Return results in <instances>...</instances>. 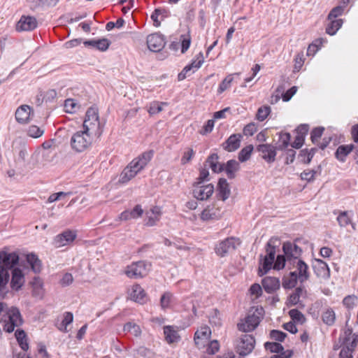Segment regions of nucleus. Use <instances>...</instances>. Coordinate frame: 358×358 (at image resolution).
<instances>
[{"label":"nucleus","instance_id":"nucleus-1","mask_svg":"<svg viewBox=\"0 0 358 358\" xmlns=\"http://www.w3.org/2000/svg\"><path fill=\"white\" fill-rule=\"evenodd\" d=\"M0 320L3 322V329L8 333L13 332L23 323L20 310L14 306L8 307L5 303H0Z\"/></svg>","mask_w":358,"mask_h":358},{"label":"nucleus","instance_id":"nucleus-2","mask_svg":"<svg viewBox=\"0 0 358 358\" xmlns=\"http://www.w3.org/2000/svg\"><path fill=\"white\" fill-rule=\"evenodd\" d=\"M19 262L17 252L0 251V292L4 291L10 278L9 271Z\"/></svg>","mask_w":358,"mask_h":358},{"label":"nucleus","instance_id":"nucleus-3","mask_svg":"<svg viewBox=\"0 0 358 358\" xmlns=\"http://www.w3.org/2000/svg\"><path fill=\"white\" fill-rule=\"evenodd\" d=\"M290 138L289 133L280 132L275 143V147L271 144H262L257 147V150L260 152L261 157L266 162L268 163L273 162L276 155L275 150H285L289 144Z\"/></svg>","mask_w":358,"mask_h":358},{"label":"nucleus","instance_id":"nucleus-4","mask_svg":"<svg viewBox=\"0 0 358 358\" xmlns=\"http://www.w3.org/2000/svg\"><path fill=\"white\" fill-rule=\"evenodd\" d=\"M83 131L89 136H100L102 134V129L99 122L98 111L94 108H90L85 115L83 122Z\"/></svg>","mask_w":358,"mask_h":358},{"label":"nucleus","instance_id":"nucleus-5","mask_svg":"<svg viewBox=\"0 0 358 358\" xmlns=\"http://www.w3.org/2000/svg\"><path fill=\"white\" fill-rule=\"evenodd\" d=\"M278 242V239L273 238L268 241L265 248L266 255L264 257L262 262V259H260L261 266L259 267L258 270L259 276L266 274L271 269L276 255L275 243ZM260 258H262V255L260 256Z\"/></svg>","mask_w":358,"mask_h":358},{"label":"nucleus","instance_id":"nucleus-6","mask_svg":"<svg viewBox=\"0 0 358 358\" xmlns=\"http://www.w3.org/2000/svg\"><path fill=\"white\" fill-rule=\"evenodd\" d=\"M292 288L296 286L299 281L303 283L310 278V272L308 265L301 258H294L292 252Z\"/></svg>","mask_w":358,"mask_h":358},{"label":"nucleus","instance_id":"nucleus-7","mask_svg":"<svg viewBox=\"0 0 358 358\" xmlns=\"http://www.w3.org/2000/svg\"><path fill=\"white\" fill-rule=\"evenodd\" d=\"M251 312L252 310L249 312L247 317L238 324L239 331L250 332L255 330L259 325L264 314L263 308H256L252 313Z\"/></svg>","mask_w":358,"mask_h":358},{"label":"nucleus","instance_id":"nucleus-8","mask_svg":"<svg viewBox=\"0 0 358 358\" xmlns=\"http://www.w3.org/2000/svg\"><path fill=\"white\" fill-rule=\"evenodd\" d=\"M70 143L73 150L81 152L91 145L92 138L85 131H79L71 136Z\"/></svg>","mask_w":358,"mask_h":358},{"label":"nucleus","instance_id":"nucleus-9","mask_svg":"<svg viewBox=\"0 0 358 358\" xmlns=\"http://www.w3.org/2000/svg\"><path fill=\"white\" fill-rule=\"evenodd\" d=\"M150 266V264L145 261L134 262L127 267L125 274L131 278H141L148 274Z\"/></svg>","mask_w":358,"mask_h":358},{"label":"nucleus","instance_id":"nucleus-10","mask_svg":"<svg viewBox=\"0 0 358 358\" xmlns=\"http://www.w3.org/2000/svg\"><path fill=\"white\" fill-rule=\"evenodd\" d=\"M255 345V338L251 335L244 334L237 344L236 352L239 355L245 357L252 352Z\"/></svg>","mask_w":358,"mask_h":358},{"label":"nucleus","instance_id":"nucleus-11","mask_svg":"<svg viewBox=\"0 0 358 358\" xmlns=\"http://www.w3.org/2000/svg\"><path fill=\"white\" fill-rule=\"evenodd\" d=\"M240 244L239 240L234 237L227 238L216 245L215 250L217 255L224 257L229 252L234 250Z\"/></svg>","mask_w":358,"mask_h":358},{"label":"nucleus","instance_id":"nucleus-12","mask_svg":"<svg viewBox=\"0 0 358 358\" xmlns=\"http://www.w3.org/2000/svg\"><path fill=\"white\" fill-rule=\"evenodd\" d=\"M203 62L204 58L203 53L200 52L197 55L196 59L192 61L191 64L185 66L182 71L178 75V80H183L187 77L189 76L192 73H193L195 71H196L201 66Z\"/></svg>","mask_w":358,"mask_h":358},{"label":"nucleus","instance_id":"nucleus-13","mask_svg":"<svg viewBox=\"0 0 358 358\" xmlns=\"http://www.w3.org/2000/svg\"><path fill=\"white\" fill-rule=\"evenodd\" d=\"M214 186L212 184H194L193 195L197 200H207L213 194Z\"/></svg>","mask_w":358,"mask_h":358},{"label":"nucleus","instance_id":"nucleus-14","mask_svg":"<svg viewBox=\"0 0 358 358\" xmlns=\"http://www.w3.org/2000/svg\"><path fill=\"white\" fill-rule=\"evenodd\" d=\"M166 44L164 36L159 33H155L147 37V45L152 52H159Z\"/></svg>","mask_w":358,"mask_h":358},{"label":"nucleus","instance_id":"nucleus-15","mask_svg":"<svg viewBox=\"0 0 358 358\" xmlns=\"http://www.w3.org/2000/svg\"><path fill=\"white\" fill-rule=\"evenodd\" d=\"M28 155L27 150L25 148H22L18 153L16 162L27 169H33L38 162L37 155H31L30 159L26 162Z\"/></svg>","mask_w":358,"mask_h":358},{"label":"nucleus","instance_id":"nucleus-16","mask_svg":"<svg viewBox=\"0 0 358 358\" xmlns=\"http://www.w3.org/2000/svg\"><path fill=\"white\" fill-rule=\"evenodd\" d=\"M25 282V278L22 271L17 267L11 269L10 288L14 291H19Z\"/></svg>","mask_w":358,"mask_h":358},{"label":"nucleus","instance_id":"nucleus-17","mask_svg":"<svg viewBox=\"0 0 358 358\" xmlns=\"http://www.w3.org/2000/svg\"><path fill=\"white\" fill-rule=\"evenodd\" d=\"M37 20L34 17L22 15L16 24L17 31H29L37 27Z\"/></svg>","mask_w":358,"mask_h":358},{"label":"nucleus","instance_id":"nucleus-18","mask_svg":"<svg viewBox=\"0 0 358 358\" xmlns=\"http://www.w3.org/2000/svg\"><path fill=\"white\" fill-rule=\"evenodd\" d=\"M313 269L317 277L327 280L330 277V269L327 264L322 259H315L313 263Z\"/></svg>","mask_w":358,"mask_h":358},{"label":"nucleus","instance_id":"nucleus-19","mask_svg":"<svg viewBox=\"0 0 358 358\" xmlns=\"http://www.w3.org/2000/svg\"><path fill=\"white\" fill-rule=\"evenodd\" d=\"M154 151L152 150L145 151L138 157L134 159L131 162V164H132L133 167L136 169L137 171H141L152 159Z\"/></svg>","mask_w":358,"mask_h":358},{"label":"nucleus","instance_id":"nucleus-20","mask_svg":"<svg viewBox=\"0 0 358 358\" xmlns=\"http://www.w3.org/2000/svg\"><path fill=\"white\" fill-rule=\"evenodd\" d=\"M210 334L211 331L208 327H201L200 330L196 331L194 337L196 345L199 348L205 346L208 342Z\"/></svg>","mask_w":358,"mask_h":358},{"label":"nucleus","instance_id":"nucleus-21","mask_svg":"<svg viewBox=\"0 0 358 358\" xmlns=\"http://www.w3.org/2000/svg\"><path fill=\"white\" fill-rule=\"evenodd\" d=\"M308 130L309 125L307 124H301L295 129L296 135L294 141L292 142V148L299 149L303 145L305 137Z\"/></svg>","mask_w":358,"mask_h":358},{"label":"nucleus","instance_id":"nucleus-22","mask_svg":"<svg viewBox=\"0 0 358 358\" xmlns=\"http://www.w3.org/2000/svg\"><path fill=\"white\" fill-rule=\"evenodd\" d=\"M241 138L239 134H232L222 144V147L228 152H234L239 148Z\"/></svg>","mask_w":358,"mask_h":358},{"label":"nucleus","instance_id":"nucleus-23","mask_svg":"<svg viewBox=\"0 0 358 358\" xmlns=\"http://www.w3.org/2000/svg\"><path fill=\"white\" fill-rule=\"evenodd\" d=\"M32 108L28 105H22L17 108L15 112V119L20 124H26L30 120Z\"/></svg>","mask_w":358,"mask_h":358},{"label":"nucleus","instance_id":"nucleus-24","mask_svg":"<svg viewBox=\"0 0 358 358\" xmlns=\"http://www.w3.org/2000/svg\"><path fill=\"white\" fill-rule=\"evenodd\" d=\"M76 238V234L74 232L67 230L57 235L55 238V242L57 247L59 248L73 242Z\"/></svg>","mask_w":358,"mask_h":358},{"label":"nucleus","instance_id":"nucleus-25","mask_svg":"<svg viewBox=\"0 0 358 358\" xmlns=\"http://www.w3.org/2000/svg\"><path fill=\"white\" fill-rule=\"evenodd\" d=\"M162 211L158 206H155L145 213L146 219L145 224L148 227L155 226L159 220Z\"/></svg>","mask_w":358,"mask_h":358},{"label":"nucleus","instance_id":"nucleus-26","mask_svg":"<svg viewBox=\"0 0 358 358\" xmlns=\"http://www.w3.org/2000/svg\"><path fill=\"white\" fill-rule=\"evenodd\" d=\"M83 43L85 46H90L103 52L108 49L111 43L108 39L103 38L98 40H86L83 41Z\"/></svg>","mask_w":358,"mask_h":358},{"label":"nucleus","instance_id":"nucleus-27","mask_svg":"<svg viewBox=\"0 0 358 358\" xmlns=\"http://www.w3.org/2000/svg\"><path fill=\"white\" fill-rule=\"evenodd\" d=\"M353 213L352 211H341L337 217V221L341 227H346L351 225L353 230H356V224L352 222V217Z\"/></svg>","mask_w":358,"mask_h":358},{"label":"nucleus","instance_id":"nucleus-28","mask_svg":"<svg viewBox=\"0 0 358 358\" xmlns=\"http://www.w3.org/2000/svg\"><path fill=\"white\" fill-rule=\"evenodd\" d=\"M222 217V212L218 208L214 206H208L201 214V219L204 221L210 220H217Z\"/></svg>","mask_w":358,"mask_h":358},{"label":"nucleus","instance_id":"nucleus-29","mask_svg":"<svg viewBox=\"0 0 358 358\" xmlns=\"http://www.w3.org/2000/svg\"><path fill=\"white\" fill-rule=\"evenodd\" d=\"M355 149L354 144L341 145L335 152V157L341 162H345L347 156Z\"/></svg>","mask_w":358,"mask_h":358},{"label":"nucleus","instance_id":"nucleus-30","mask_svg":"<svg viewBox=\"0 0 358 358\" xmlns=\"http://www.w3.org/2000/svg\"><path fill=\"white\" fill-rule=\"evenodd\" d=\"M262 286L268 293H273L280 287V281L275 277H266L262 280Z\"/></svg>","mask_w":358,"mask_h":358},{"label":"nucleus","instance_id":"nucleus-31","mask_svg":"<svg viewBox=\"0 0 358 358\" xmlns=\"http://www.w3.org/2000/svg\"><path fill=\"white\" fill-rule=\"evenodd\" d=\"M240 169L239 162L235 159H230L224 164V171L229 179H234L236 177V173Z\"/></svg>","mask_w":358,"mask_h":358},{"label":"nucleus","instance_id":"nucleus-32","mask_svg":"<svg viewBox=\"0 0 358 358\" xmlns=\"http://www.w3.org/2000/svg\"><path fill=\"white\" fill-rule=\"evenodd\" d=\"M217 189L218 195L222 201H225L229 197L231 194V189L229 185L225 178H220L219 180Z\"/></svg>","mask_w":358,"mask_h":358},{"label":"nucleus","instance_id":"nucleus-33","mask_svg":"<svg viewBox=\"0 0 358 358\" xmlns=\"http://www.w3.org/2000/svg\"><path fill=\"white\" fill-rule=\"evenodd\" d=\"M138 172L139 171H137L136 169L133 167V165L131 164L130 162L129 164L126 168H124V169L121 173L119 182L120 183H127L131 178H134Z\"/></svg>","mask_w":358,"mask_h":358},{"label":"nucleus","instance_id":"nucleus-34","mask_svg":"<svg viewBox=\"0 0 358 358\" xmlns=\"http://www.w3.org/2000/svg\"><path fill=\"white\" fill-rule=\"evenodd\" d=\"M306 289L304 286H299L295 290V292L292 294V306L298 305L299 308L304 307V305L301 301V298L305 299L306 297Z\"/></svg>","mask_w":358,"mask_h":358},{"label":"nucleus","instance_id":"nucleus-35","mask_svg":"<svg viewBox=\"0 0 358 358\" xmlns=\"http://www.w3.org/2000/svg\"><path fill=\"white\" fill-rule=\"evenodd\" d=\"M308 242L302 238H296L292 243V251L294 253V258H300L303 251L306 250V245Z\"/></svg>","mask_w":358,"mask_h":358},{"label":"nucleus","instance_id":"nucleus-36","mask_svg":"<svg viewBox=\"0 0 358 358\" xmlns=\"http://www.w3.org/2000/svg\"><path fill=\"white\" fill-rule=\"evenodd\" d=\"M164 334L165 339L169 343H173L178 342L180 336L176 330L171 326H166L164 327Z\"/></svg>","mask_w":358,"mask_h":358},{"label":"nucleus","instance_id":"nucleus-37","mask_svg":"<svg viewBox=\"0 0 358 358\" xmlns=\"http://www.w3.org/2000/svg\"><path fill=\"white\" fill-rule=\"evenodd\" d=\"M27 261L30 265L34 273H39L41 270V262L38 257L34 254H28L27 255Z\"/></svg>","mask_w":358,"mask_h":358},{"label":"nucleus","instance_id":"nucleus-38","mask_svg":"<svg viewBox=\"0 0 358 358\" xmlns=\"http://www.w3.org/2000/svg\"><path fill=\"white\" fill-rule=\"evenodd\" d=\"M145 292L144 289L138 285H134L131 293V298L138 303H143Z\"/></svg>","mask_w":358,"mask_h":358},{"label":"nucleus","instance_id":"nucleus-39","mask_svg":"<svg viewBox=\"0 0 358 358\" xmlns=\"http://www.w3.org/2000/svg\"><path fill=\"white\" fill-rule=\"evenodd\" d=\"M15 336L22 350L27 351L29 349V344L25 331L22 329H17Z\"/></svg>","mask_w":358,"mask_h":358},{"label":"nucleus","instance_id":"nucleus-40","mask_svg":"<svg viewBox=\"0 0 358 358\" xmlns=\"http://www.w3.org/2000/svg\"><path fill=\"white\" fill-rule=\"evenodd\" d=\"M276 90L283 94V101H288L291 99V87L288 81H282Z\"/></svg>","mask_w":358,"mask_h":358},{"label":"nucleus","instance_id":"nucleus-41","mask_svg":"<svg viewBox=\"0 0 358 358\" xmlns=\"http://www.w3.org/2000/svg\"><path fill=\"white\" fill-rule=\"evenodd\" d=\"M330 22L326 27V33L330 36H334L338 30L342 27L343 20H329Z\"/></svg>","mask_w":358,"mask_h":358},{"label":"nucleus","instance_id":"nucleus-42","mask_svg":"<svg viewBox=\"0 0 358 358\" xmlns=\"http://www.w3.org/2000/svg\"><path fill=\"white\" fill-rule=\"evenodd\" d=\"M322 320L325 324L332 326L336 321V314L334 310L331 308H327L326 310L322 313Z\"/></svg>","mask_w":358,"mask_h":358},{"label":"nucleus","instance_id":"nucleus-43","mask_svg":"<svg viewBox=\"0 0 358 358\" xmlns=\"http://www.w3.org/2000/svg\"><path fill=\"white\" fill-rule=\"evenodd\" d=\"M264 348L271 353L279 354L285 351L283 346L277 342H266L264 343Z\"/></svg>","mask_w":358,"mask_h":358},{"label":"nucleus","instance_id":"nucleus-44","mask_svg":"<svg viewBox=\"0 0 358 358\" xmlns=\"http://www.w3.org/2000/svg\"><path fill=\"white\" fill-rule=\"evenodd\" d=\"M43 134L44 129L34 124L30 125L27 129V134L31 138H39L43 136Z\"/></svg>","mask_w":358,"mask_h":358},{"label":"nucleus","instance_id":"nucleus-45","mask_svg":"<svg viewBox=\"0 0 358 358\" xmlns=\"http://www.w3.org/2000/svg\"><path fill=\"white\" fill-rule=\"evenodd\" d=\"M124 331L130 332L134 336H139L141 334V329L140 327L131 322L126 323L123 328Z\"/></svg>","mask_w":358,"mask_h":358},{"label":"nucleus","instance_id":"nucleus-46","mask_svg":"<svg viewBox=\"0 0 358 358\" xmlns=\"http://www.w3.org/2000/svg\"><path fill=\"white\" fill-rule=\"evenodd\" d=\"M253 149L254 148L252 145H249L243 148L238 153V160L241 162H244L248 160L253 151Z\"/></svg>","mask_w":358,"mask_h":358},{"label":"nucleus","instance_id":"nucleus-47","mask_svg":"<svg viewBox=\"0 0 358 358\" xmlns=\"http://www.w3.org/2000/svg\"><path fill=\"white\" fill-rule=\"evenodd\" d=\"M271 113V108L268 106L260 107L257 113L256 117L259 121H264Z\"/></svg>","mask_w":358,"mask_h":358},{"label":"nucleus","instance_id":"nucleus-48","mask_svg":"<svg viewBox=\"0 0 358 358\" xmlns=\"http://www.w3.org/2000/svg\"><path fill=\"white\" fill-rule=\"evenodd\" d=\"M306 319L304 315L297 309L292 308V323L303 324Z\"/></svg>","mask_w":358,"mask_h":358},{"label":"nucleus","instance_id":"nucleus-49","mask_svg":"<svg viewBox=\"0 0 358 358\" xmlns=\"http://www.w3.org/2000/svg\"><path fill=\"white\" fill-rule=\"evenodd\" d=\"M209 322L210 324L220 327L222 324L220 313L217 309H214L209 316Z\"/></svg>","mask_w":358,"mask_h":358},{"label":"nucleus","instance_id":"nucleus-50","mask_svg":"<svg viewBox=\"0 0 358 358\" xmlns=\"http://www.w3.org/2000/svg\"><path fill=\"white\" fill-rule=\"evenodd\" d=\"M324 128L322 127L314 128L310 133V138L313 143L315 144L322 136Z\"/></svg>","mask_w":358,"mask_h":358},{"label":"nucleus","instance_id":"nucleus-51","mask_svg":"<svg viewBox=\"0 0 358 358\" xmlns=\"http://www.w3.org/2000/svg\"><path fill=\"white\" fill-rule=\"evenodd\" d=\"M162 13H166L165 9L156 8L151 15V19L153 20V24L155 27H159L161 24L160 15Z\"/></svg>","mask_w":358,"mask_h":358},{"label":"nucleus","instance_id":"nucleus-52","mask_svg":"<svg viewBox=\"0 0 358 358\" xmlns=\"http://www.w3.org/2000/svg\"><path fill=\"white\" fill-rule=\"evenodd\" d=\"M269 336L271 339L282 342L285 340L287 334L281 331L273 329L270 331Z\"/></svg>","mask_w":358,"mask_h":358},{"label":"nucleus","instance_id":"nucleus-53","mask_svg":"<svg viewBox=\"0 0 358 358\" xmlns=\"http://www.w3.org/2000/svg\"><path fill=\"white\" fill-rule=\"evenodd\" d=\"M162 105H166V103L164 102H152L148 110L150 115H155L162 110Z\"/></svg>","mask_w":358,"mask_h":358},{"label":"nucleus","instance_id":"nucleus-54","mask_svg":"<svg viewBox=\"0 0 358 358\" xmlns=\"http://www.w3.org/2000/svg\"><path fill=\"white\" fill-rule=\"evenodd\" d=\"M233 81V77L231 75L227 76L220 84L219 88H218V92L222 93L224 91H225L227 89H228L231 82Z\"/></svg>","mask_w":358,"mask_h":358},{"label":"nucleus","instance_id":"nucleus-55","mask_svg":"<svg viewBox=\"0 0 358 358\" xmlns=\"http://www.w3.org/2000/svg\"><path fill=\"white\" fill-rule=\"evenodd\" d=\"M285 262L286 259L285 256L282 255H278L276 257L275 261L274 260V263L272 266L275 270H280L285 267Z\"/></svg>","mask_w":358,"mask_h":358},{"label":"nucleus","instance_id":"nucleus-56","mask_svg":"<svg viewBox=\"0 0 358 358\" xmlns=\"http://www.w3.org/2000/svg\"><path fill=\"white\" fill-rule=\"evenodd\" d=\"M172 298V294L170 292H165L160 299V304L163 309L169 307L171 299Z\"/></svg>","mask_w":358,"mask_h":358},{"label":"nucleus","instance_id":"nucleus-57","mask_svg":"<svg viewBox=\"0 0 358 358\" xmlns=\"http://www.w3.org/2000/svg\"><path fill=\"white\" fill-rule=\"evenodd\" d=\"M343 7L341 6L334 7L329 13L328 20H336L337 17L343 14Z\"/></svg>","mask_w":358,"mask_h":358},{"label":"nucleus","instance_id":"nucleus-58","mask_svg":"<svg viewBox=\"0 0 358 358\" xmlns=\"http://www.w3.org/2000/svg\"><path fill=\"white\" fill-rule=\"evenodd\" d=\"M357 297L354 295H348L343 300V305L348 309H352L355 306Z\"/></svg>","mask_w":358,"mask_h":358},{"label":"nucleus","instance_id":"nucleus-59","mask_svg":"<svg viewBox=\"0 0 358 358\" xmlns=\"http://www.w3.org/2000/svg\"><path fill=\"white\" fill-rule=\"evenodd\" d=\"M73 282V277L71 273H66L63 275L59 280V283L62 287H67L71 285Z\"/></svg>","mask_w":358,"mask_h":358},{"label":"nucleus","instance_id":"nucleus-60","mask_svg":"<svg viewBox=\"0 0 358 358\" xmlns=\"http://www.w3.org/2000/svg\"><path fill=\"white\" fill-rule=\"evenodd\" d=\"M354 334H352V329L351 327H348L345 329L343 336H340L339 341L342 340V344H347L348 342L350 341L351 337H352Z\"/></svg>","mask_w":358,"mask_h":358},{"label":"nucleus","instance_id":"nucleus-61","mask_svg":"<svg viewBox=\"0 0 358 358\" xmlns=\"http://www.w3.org/2000/svg\"><path fill=\"white\" fill-rule=\"evenodd\" d=\"M358 344V334H354L352 336V340L350 343L348 342L342 348H348L350 352H353Z\"/></svg>","mask_w":358,"mask_h":358},{"label":"nucleus","instance_id":"nucleus-62","mask_svg":"<svg viewBox=\"0 0 358 358\" xmlns=\"http://www.w3.org/2000/svg\"><path fill=\"white\" fill-rule=\"evenodd\" d=\"M220 345L217 340H214L210 341V343L208 342V348L206 349V351L210 355H214L219 350Z\"/></svg>","mask_w":358,"mask_h":358},{"label":"nucleus","instance_id":"nucleus-63","mask_svg":"<svg viewBox=\"0 0 358 358\" xmlns=\"http://www.w3.org/2000/svg\"><path fill=\"white\" fill-rule=\"evenodd\" d=\"M137 353L140 356L145 357V358H152L154 355V353L152 351H151L150 349L141 346L139 347L137 350Z\"/></svg>","mask_w":358,"mask_h":358},{"label":"nucleus","instance_id":"nucleus-64","mask_svg":"<svg viewBox=\"0 0 358 358\" xmlns=\"http://www.w3.org/2000/svg\"><path fill=\"white\" fill-rule=\"evenodd\" d=\"M257 131V127L255 123H249L243 128V134L245 136H252Z\"/></svg>","mask_w":358,"mask_h":358}]
</instances>
